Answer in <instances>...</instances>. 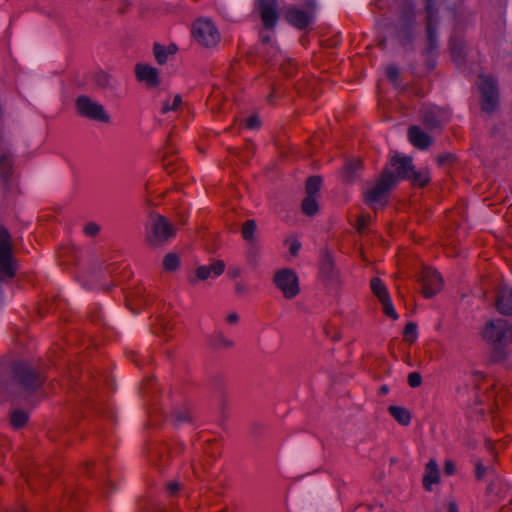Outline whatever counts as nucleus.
Wrapping results in <instances>:
<instances>
[{"label":"nucleus","mask_w":512,"mask_h":512,"mask_svg":"<svg viewBox=\"0 0 512 512\" xmlns=\"http://www.w3.org/2000/svg\"><path fill=\"white\" fill-rule=\"evenodd\" d=\"M295 505L299 512H325L336 508L334 491L325 478H308L295 492Z\"/></svg>","instance_id":"1"},{"label":"nucleus","mask_w":512,"mask_h":512,"mask_svg":"<svg viewBox=\"0 0 512 512\" xmlns=\"http://www.w3.org/2000/svg\"><path fill=\"white\" fill-rule=\"evenodd\" d=\"M476 85L480 93L481 110L486 114L497 111L500 104V91L495 76L480 73Z\"/></svg>","instance_id":"2"},{"label":"nucleus","mask_w":512,"mask_h":512,"mask_svg":"<svg viewBox=\"0 0 512 512\" xmlns=\"http://www.w3.org/2000/svg\"><path fill=\"white\" fill-rule=\"evenodd\" d=\"M313 458L314 451L312 446L303 440H295L284 448L282 463L285 469L296 471Z\"/></svg>","instance_id":"3"},{"label":"nucleus","mask_w":512,"mask_h":512,"mask_svg":"<svg viewBox=\"0 0 512 512\" xmlns=\"http://www.w3.org/2000/svg\"><path fill=\"white\" fill-rule=\"evenodd\" d=\"M147 242L152 247H160L176 235L175 227L161 214H152Z\"/></svg>","instance_id":"4"},{"label":"nucleus","mask_w":512,"mask_h":512,"mask_svg":"<svg viewBox=\"0 0 512 512\" xmlns=\"http://www.w3.org/2000/svg\"><path fill=\"white\" fill-rule=\"evenodd\" d=\"M393 172L385 168L379 177L374 181V185L364 193V200L368 204L380 202L388 197L391 190L396 186Z\"/></svg>","instance_id":"5"},{"label":"nucleus","mask_w":512,"mask_h":512,"mask_svg":"<svg viewBox=\"0 0 512 512\" xmlns=\"http://www.w3.org/2000/svg\"><path fill=\"white\" fill-rule=\"evenodd\" d=\"M108 308L111 320L116 325L122 327V329L125 332V336L128 340H130L134 336L137 330H141L145 343L149 341V334L146 328L144 327L141 319H130L123 310L116 308L111 303H108Z\"/></svg>","instance_id":"6"},{"label":"nucleus","mask_w":512,"mask_h":512,"mask_svg":"<svg viewBox=\"0 0 512 512\" xmlns=\"http://www.w3.org/2000/svg\"><path fill=\"white\" fill-rule=\"evenodd\" d=\"M15 275L12 241L8 230L0 226V282Z\"/></svg>","instance_id":"7"},{"label":"nucleus","mask_w":512,"mask_h":512,"mask_svg":"<svg viewBox=\"0 0 512 512\" xmlns=\"http://www.w3.org/2000/svg\"><path fill=\"white\" fill-rule=\"evenodd\" d=\"M482 337L492 344L512 342V326L505 319L489 320L482 331Z\"/></svg>","instance_id":"8"},{"label":"nucleus","mask_w":512,"mask_h":512,"mask_svg":"<svg viewBox=\"0 0 512 512\" xmlns=\"http://www.w3.org/2000/svg\"><path fill=\"white\" fill-rule=\"evenodd\" d=\"M13 378L28 393L38 390L43 382V377L26 363H15L12 366Z\"/></svg>","instance_id":"9"},{"label":"nucleus","mask_w":512,"mask_h":512,"mask_svg":"<svg viewBox=\"0 0 512 512\" xmlns=\"http://www.w3.org/2000/svg\"><path fill=\"white\" fill-rule=\"evenodd\" d=\"M196 41L205 48H213L220 41V33L210 19L199 18L192 26Z\"/></svg>","instance_id":"10"},{"label":"nucleus","mask_w":512,"mask_h":512,"mask_svg":"<svg viewBox=\"0 0 512 512\" xmlns=\"http://www.w3.org/2000/svg\"><path fill=\"white\" fill-rule=\"evenodd\" d=\"M75 107L81 117L101 123H108L110 121V117L104 107L86 95H81L75 100Z\"/></svg>","instance_id":"11"},{"label":"nucleus","mask_w":512,"mask_h":512,"mask_svg":"<svg viewBox=\"0 0 512 512\" xmlns=\"http://www.w3.org/2000/svg\"><path fill=\"white\" fill-rule=\"evenodd\" d=\"M273 282L286 299H292L300 292L299 278L292 269L283 268L276 271Z\"/></svg>","instance_id":"12"},{"label":"nucleus","mask_w":512,"mask_h":512,"mask_svg":"<svg viewBox=\"0 0 512 512\" xmlns=\"http://www.w3.org/2000/svg\"><path fill=\"white\" fill-rule=\"evenodd\" d=\"M23 56L31 67H36L41 63H45L51 59L57 58L56 53L42 45L32 42L26 43L24 45Z\"/></svg>","instance_id":"13"},{"label":"nucleus","mask_w":512,"mask_h":512,"mask_svg":"<svg viewBox=\"0 0 512 512\" xmlns=\"http://www.w3.org/2000/svg\"><path fill=\"white\" fill-rule=\"evenodd\" d=\"M419 281L422 283V293L426 298L434 297L443 288V278L440 273L428 266L423 267V276Z\"/></svg>","instance_id":"14"},{"label":"nucleus","mask_w":512,"mask_h":512,"mask_svg":"<svg viewBox=\"0 0 512 512\" xmlns=\"http://www.w3.org/2000/svg\"><path fill=\"white\" fill-rule=\"evenodd\" d=\"M319 275L326 284L336 282L341 284L340 272L329 250H325L319 266Z\"/></svg>","instance_id":"15"},{"label":"nucleus","mask_w":512,"mask_h":512,"mask_svg":"<svg viewBox=\"0 0 512 512\" xmlns=\"http://www.w3.org/2000/svg\"><path fill=\"white\" fill-rule=\"evenodd\" d=\"M390 165L396 170L395 173L393 172L396 184L398 183L399 179H408L411 171L415 167L412 157L400 155H394L391 157Z\"/></svg>","instance_id":"16"},{"label":"nucleus","mask_w":512,"mask_h":512,"mask_svg":"<svg viewBox=\"0 0 512 512\" xmlns=\"http://www.w3.org/2000/svg\"><path fill=\"white\" fill-rule=\"evenodd\" d=\"M260 12H261V19L263 21L264 27L266 29H272L275 27L277 19H278V12L276 10L277 8V1L276 0H258Z\"/></svg>","instance_id":"17"},{"label":"nucleus","mask_w":512,"mask_h":512,"mask_svg":"<svg viewBox=\"0 0 512 512\" xmlns=\"http://www.w3.org/2000/svg\"><path fill=\"white\" fill-rule=\"evenodd\" d=\"M158 70L148 64H136L135 75L136 78L145 82L150 87H157L160 83Z\"/></svg>","instance_id":"18"},{"label":"nucleus","mask_w":512,"mask_h":512,"mask_svg":"<svg viewBox=\"0 0 512 512\" xmlns=\"http://www.w3.org/2000/svg\"><path fill=\"white\" fill-rule=\"evenodd\" d=\"M495 306L497 311L505 316H512V289L508 286L499 288Z\"/></svg>","instance_id":"19"},{"label":"nucleus","mask_w":512,"mask_h":512,"mask_svg":"<svg viewBox=\"0 0 512 512\" xmlns=\"http://www.w3.org/2000/svg\"><path fill=\"white\" fill-rule=\"evenodd\" d=\"M284 16L291 25L298 29L306 28L312 19V15L309 12L302 11L295 7L288 8Z\"/></svg>","instance_id":"20"},{"label":"nucleus","mask_w":512,"mask_h":512,"mask_svg":"<svg viewBox=\"0 0 512 512\" xmlns=\"http://www.w3.org/2000/svg\"><path fill=\"white\" fill-rule=\"evenodd\" d=\"M408 138L411 144L421 150L428 149L432 144V138L422 131L418 126H410L408 129Z\"/></svg>","instance_id":"21"},{"label":"nucleus","mask_w":512,"mask_h":512,"mask_svg":"<svg viewBox=\"0 0 512 512\" xmlns=\"http://www.w3.org/2000/svg\"><path fill=\"white\" fill-rule=\"evenodd\" d=\"M426 23V54H430L438 48L436 26L437 17H425Z\"/></svg>","instance_id":"22"},{"label":"nucleus","mask_w":512,"mask_h":512,"mask_svg":"<svg viewBox=\"0 0 512 512\" xmlns=\"http://www.w3.org/2000/svg\"><path fill=\"white\" fill-rule=\"evenodd\" d=\"M415 6L411 0H405L400 8V27H415Z\"/></svg>","instance_id":"23"},{"label":"nucleus","mask_w":512,"mask_h":512,"mask_svg":"<svg viewBox=\"0 0 512 512\" xmlns=\"http://www.w3.org/2000/svg\"><path fill=\"white\" fill-rule=\"evenodd\" d=\"M32 99L39 105H44L52 97V89L45 83L36 84L31 92Z\"/></svg>","instance_id":"24"},{"label":"nucleus","mask_w":512,"mask_h":512,"mask_svg":"<svg viewBox=\"0 0 512 512\" xmlns=\"http://www.w3.org/2000/svg\"><path fill=\"white\" fill-rule=\"evenodd\" d=\"M440 481V472L435 460H430L426 464V474L423 477V486L427 490H431L432 484H438Z\"/></svg>","instance_id":"25"},{"label":"nucleus","mask_w":512,"mask_h":512,"mask_svg":"<svg viewBox=\"0 0 512 512\" xmlns=\"http://www.w3.org/2000/svg\"><path fill=\"white\" fill-rule=\"evenodd\" d=\"M13 161L11 155L4 153L0 157V178L5 185V189L9 188V181L12 175Z\"/></svg>","instance_id":"26"},{"label":"nucleus","mask_w":512,"mask_h":512,"mask_svg":"<svg viewBox=\"0 0 512 512\" xmlns=\"http://www.w3.org/2000/svg\"><path fill=\"white\" fill-rule=\"evenodd\" d=\"M465 43L459 38H452L450 40V52L451 57L457 65H461L465 62Z\"/></svg>","instance_id":"27"},{"label":"nucleus","mask_w":512,"mask_h":512,"mask_svg":"<svg viewBox=\"0 0 512 512\" xmlns=\"http://www.w3.org/2000/svg\"><path fill=\"white\" fill-rule=\"evenodd\" d=\"M388 411L403 426H407L411 421V413L404 407L392 405L388 407Z\"/></svg>","instance_id":"28"},{"label":"nucleus","mask_w":512,"mask_h":512,"mask_svg":"<svg viewBox=\"0 0 512 512\" xmlns=\"http://www.w3.org/2000/svg\"><path fill=\"white\" fill-rule=\"evenodd\" d=\"M301 210L308 217L314 216L319 211L316 197L305 196L301 202Z\"/></svg>","instance_id":"29"},{"label":"nucleus","mask_w":512,"mask_h":512,"mask_svg":"<svg viewBox=\"0 0 512 512\" xmlns=\"http://www.w3.org/2000/svg\"><path fill=\"white\" fill-rule=\"evenodd\" d=\"M322 179L320 176H310L305 181L306 196L316 197L320 191Z\"/></svg>","instance_id":"30"},{"label":"nucleus","mask_w":512,"mask_h":512,"mask_svg":"<svg viewBox=\"0 0 512 512\" xmlns=\"http://www.w3.org/2000/svg\"><path fill=\"white\" fill-rule=\"evenodd\" d=\"M362 166L363 161L361 159H350L345 167L346 182H352L355 179L356 171L360 170Z\"/></svg>","instance_id":"31"},{"label":"nucleus","mask_w":512,"mask_h":512,"mask_svg":"<svg viewBox=\"0 0 512 512\" xmlns=\"http://www.w3.org/2000/svg\"><path fill=\"white\" fill-rule=\"evenodd\" d=\"M414 29L415 27H400L397 32V38L402 46L410 45L414 41Z\"/></svg>","instance_id":"32"},{"label":"nucleus","mask_w":512,"mask_h":512,"mask_svg":"<svg viewBox=\"0 0 512 512\" xmlns=\"http://www.w3.org/2000/svg\"><path fill=\"white\" fill-rule=\"evenodd\" d=\"M257 224L254 220H248L242 225V236L248 243L255 241L254 233L256 231Z\"/></svg>","instance_id":"33"},{"label":"nucleus","mask_w":512,"mask_h":512,"mask_svg":"<svg viewBox=\"0 0 512 512\" xmlns=\"http://www.w3.org/2000/svg\"><path fill=\"white\" fill-rule=\"evenodd\" d=\"M28 421L26 412L21 409L14 410L10 416V422L14 428L23 427Z\"/></svg>","instance_id":"34"},{"label":"nucleus","mask_w":512,"mask_h":512,"mask_svg":"<svg viewBox=\"0 0 512 512\" xmlns=\"http://www.w3.org/2000/svg\"><path fill=\"white\" fill-rule=\"evenodd\" d=\"M371 290L374 293V295L378 297L379 300L389 296V293L385 285L377 277L372 278L371 280Z\"/></svg>","instance_id":"35"},{"label":"nucleus","mask_w":512,"mask_h":512,"mask_svg":"<svg viewBox=\"0 0 512 512\" xmlns=\"http://www.w3.org/2000/svg\"><path fill=\"white\" fill-rule=\"evenodd\" d=\"M408 180H411L414 183L418 184L419 187H424L429 183L430 177L428 171H426L425 173L416 171L414 167L410 173V176L408 177Z\"/></svg>","instance_id":"36"},{"label":"nucleus","mask_w":512,"mask_h":512,"mask_svg":"<svg viewBox=\"0 0 512 512\" xmlns=\"http://www.w3.org/2000/svg\"><path fill=\"white\" fill-rule=\"evenodd\" d=\"M131 505V496L129 493L124 492L121 493L116 501V511L117 512H129Z\"/></svg>","instance_id":"37"},{"label":"nucleus","mask_w":512,"mask_h":512,"mask_svg":"<svg viewBox=\"0 0 512 512\" xmlns=\"http://www.w3.org/2000/svg\"><path fill=\"white\" fill-rule=\"evenodd\" d=\"M163 267L166 271L172 272L179 267V257L176 253H168L163 259Z\"/></svg>","instance_id":"38"},{"label":"nucleus","mask_w":512,"mask_h":512,"mask_svg":"<svg viewBox=\"0 0 512 512\" xmlns=\"http://www.w3.org/2000/svg\"><path fill=\"white\" fill-rule=\"evenodd\" d=\"M154 56L158 64L163 65L167 61L168 52L160 44L156 43L153 46Z\"/></svg>","instance_id":"39"},{"label":"nucleus","mask_w":512,"mask_h":512,"mask_svg":"<svg viewBox=\"0 0 512 512\" xmlns=\"http://www.w3.org/2000/svg\"><path fill=\"white\" fill-rule=\"evenodd\" d=\"M494 345V349H493V352L491 354V361L492 362H502L505 360L506 358V351L504 350L503 346L505 344H493Z\"/></svg>","instance_id":"40"},{"label":"nucleus","mask_w":512,"mask_h":512,"mask_svg":"<svg viewBox=\"0 0 512 512\" xmlns=\"http://www.w3.org/2000/svg\"><path fill=\"white\" fill-rule=\"evenodd\" d=\"M68 294L71 297L72 301L76 304H82L87 300V295L77 289L76 287H70L68 289Z\"/></svg>","instance_id":"41"},{"label":"nucleus","mask_w":512,"mask_h":512,"mask_svg":"<svg viewBox=\"0 0 512 512\" xmlns=\"http://www.w3.org/2000/svg\"><path fill=\"white\" fill-rule=\"evenodd\" d=\"M133 380L126 378L121 383V396L126 400H132Z\"/></svg>","instance_id":"42"},{"label":"nucleus","mask_w":512,"mask_h":512,"mask_svg":"<svg viewBox=\"0 0 512 512\" xmlns=\"http://www.w3.org/2000/svg\"><path fill=\"white\" fill-rule=\"evenodd\" d=\"M379 301L382 303L383 311L388 317H391L394 320L398 319V315H397L396 311L394 310L393 305L391 303L390 296L383 298Z\"/></svg>","instance_id":"43"},{"label":"nucleus","mask_w":512,"mask_h":512,"mask_svg":"<svg viewBox=\"0 0 512 512\" xmlns=\"http://www.w3.org/2000/svg\"><path fill=\"white\" fill-rule=\"evenodd\" d=\"M423 123L429 129H435L439 127L440 122L437 120L433 112L426 111L423 115Z\"/></svg>","instance_id":"44"},{"label":"nucleus","mask_w":512,"mask_h":512,"mask_svg":"<svg viewBox=\"0 0 512 512\" xmlns=\"http://www.w3.org/2000/svg\"><path fill=\"white\" fill-rule=\"evenodd\" d=\"M416 329L417 326L413 322L408 323L404 328V335L408 337L407 340L411 343L416 339Z\"/></svg>","instance_id":"45"},{"label":"nucleus","mask_w":512,"mask_h":512,"mask_svg":"<svg viewBox=\"0 0 512 512\" xmlns=\"http://www.w3.org/2000/svg\"><path fill=\"white\" fill-rule=\"evenodd\" d=\"M209 269H210V273H213L214 275L219 276L224 272L225 264L223 261L217 260L209 266Z\"/></svg>","instance_id":"46"},{"label":"nucleus","mask_w":512,"mask_h":512,"mask_svg":"<svg viewBox=\"0 0 512 512\" xmlns=\"http://www.w3.org/2000/svg\"><path fill=\"white\" fill-rule=\"evenodd\" d=\"M421 383H422V377L419 373L412 372L408 375V384L411 387L416 388V387L420 386Z\"/></svg>","instance_id":"47"},{"label":"nucleus","mask_w":512,"mask_h":512,"mask_svg":"<svg viewBox=\"0 0 512 512\" xmlns=\"http://www.w3.org/2000/svg\"><path fill=\"white\" fill-rule=\"evenodd\" d=\"M386 74L389 80L395 83L399 77V69L395 65L391 64L387 66Z\"/></svg>","instance_id":"48"},{"label":"nucleus","mask_w":512,"mask_h":512,"mask_svg":"<svg viewBox=\"0 0 512 512\" xmlns=\"http://www.w3.org/2000/svg\"><path fill=\"white\" fill-rule=\"evenodd\" d=\"M196 277L199 280H207L210 276V269L209 266H200L195 271Z\"/></svg>","instance_id":"49"},{"label":"nucleus","mask_w":512,"mask_h":512,"mask_svg":"<svg viewBox=\"0 0 512 512\" xmlns=\"http://www.w3.org/2000/svg\"><path fill=\"white\" fill-rule=\"evenodd\" d=\"M425 13L426 17H436L437 9L434 5V0H425Z\"/></svg>","instance_id":"50"},{"label":"nucleus","mask_w":512,"mask_h":512,"mask_svg":"<svg viewBox=\"0 0 512 512\" xmlns=\"http://www.w3.org/2000/svg\"><path fill=\"white\" fill-rule=\"evenodd\" d=\"M100 231V227L96 224V223H88L85 225L84 227V232L91 236V237H94L96 236Z\"/></svg>","instance_id":"51"},{"label":"nucleus","mask_w":512,"mask_h":512,"mask_svg":"<svg viewBox=\"0 0 512 512\" xmlns=\"http://www.w3.org/2000/svg\"><path fill=\"white\" fill-rule=\"evenodd\" d=\"M249 129H256L260 126V119L257 115H253L246 120Z\"/></svg>","instance_id":"52"},{"label":"nucleus","mask_w":512,"mask_h":512,"mask_svg":"<svg viewBox=\"0 0 512 512\" xmlns=\"http://www.w3.org/2000/svg\"><path fill=\"white\" fill-rule=\"evenodd\" d=\"M454 161H456V157L453 154H450V153L444 154V155H440L437 158V162H438L439 165H444L447 162H454Z\"/></svg>","instance_id":"53"},{"label":"nucleus","mask_w":512,"mask_h":512,"mask_svg":"<svg viewBox=\"0 0 512 512\" xmlns=\"http://www.w3.org/2000/svg\"><path fill=\"white\" fill-rule=\"evenodd\" d=\"M174 415L178 421H191V415L188 411H176Z\"/></svg>","instance_id":"54"},{"label":"nucleus","mask_w":512,"mask_h":512,"mask_svg":"<svg viewBox=\"0 0 512 512\" xmlns=\"http://www.w3.org/2000/svg\"><path fill=\"white\" fill-rule=\"evenodd\" d=\"M208 203L207 198L205 195L201 192L199 196L194 200V205L196 207L204 206Z\"/></svg>","instance_id":"55"},{"label":"nucleus","mask_w":512,"mask_h":512,"mask_svg":"<svg viewBox=\"0 0 512 512\" xmlns=\"http://www.w3.org/2000/svg\"><path fill=\"white\" fill-rule=\"evenodd\" d=\"M486 473V468L482 465V463L476 464V478L482 479Z\"/></svg>","instance_id":"56"},{"label":"nucleus","mask_w":512,"mask_h":512,"mask_svg":"<svg viewBox=\"0 0 512 512\" xmlns=\"http://www.w3.org/2000/svg\"><path fill=\"white\" fill-rule=\"evenodd\" d=\"M300 247H301V244L297 240L292 241L290 248H289L291 255L296 256Z\"/></svg>","instance_id":"57"},{"label":"nucleus","mask_w":512,"mask_h":512,"mask_svg":"<svg viewBox=\"0 0 512 512\" xmlns=\"http://www.w3.org/2000/svg\"><path fill=\"white\" fill-rule=\"evenodd\" d=\"M444 472L447 475H452L455 472V465L452 461H446L444 465Z\"/></svg>","instance_id":"58"},{"label":"nucleus","mask_w":512,"mask_h":512,"mask_svg":"<svg viewBox=\"0 0 512 512\" xmlns=\"http://www.w3.org/2000/svg\"><path fill=\"white\" fill-rule=\"evenodd\" d=\"M110 76L106 73H102L98 77V83L100 86H107L109 84Z\"/></svg>","instance_id":"59"},{"label":"nucleus","mask_w":512,"mask_h":512,"mask_svg":"<svg viewBox=\"0 0 512 512\" xmlns=\"http://www.w3.org/2000/svg\"><path fill=\"white\" fill-rule=\"evenodd\" d=\"M167 489L171 494H176L180 490V485L177 482H171L167 485Z\"/></svg>","instance_id":"60"},{"label":"nucleus","mask_w":512,"mask_h":512,"mask_svg":"<svg viewBox=\"0 0 512 512\" xmlns=\"http://www.w3.org/2000/svg\"><path fill=\"white\" fill-rule=\"evenodd\" d=\"M365 224H366V218L364 216H359L357 218V226H356L357 231L361 233L363 228L365 227Z\"/></svg>","instance_id":"61"},{"label":"nucleus","mask_w":512,"mask_h":512,"mask_svg":"<svg viewBox=\"0 0 512 512\" xmlns=\"http://www.w3.org/2000/svg\"><path fill=\"white\" fill-rule=\"evenodd\" d=\"M202 169L204 172H215L216 171L215 166L210 162H204L202 164Z\"/></svg>","instance_id":"62"},{"label":"nucleus","mask_w":512,"mask_h":512,"mask_svg":"<svg viewBox=\"0 0 512 512\" xmlns=\"http://www.w3.org/2000/svg\"><path fill=\"white\" fill-rule=\"evenodd\" d=\"M182 103V98L180 95H176L174 97V101H173V104L171 105V108L174 109V110H177V108L179 107V105Z\"/></svg>","instance_id":"63"},{"label":"nucleus","mask_w":512,"mask_h":512,"mask_svg":"<svg viewBox=\"0 0 512 512\" xmlns=\"http://www.w3.org/2000/svg\"><path fill=\"white\" fill-rule=\"evenodd\" d=\"M44 181H45V186H46V187H51V186H53V185H54V183H55V179H54V177H53V176H51V175H49V176L45 177V180H44Z\"/></svg>","instance_id":"64"}]
</instances>
